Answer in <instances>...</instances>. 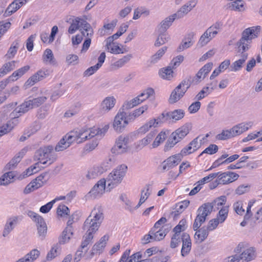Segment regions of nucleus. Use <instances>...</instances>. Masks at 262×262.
<instances>
[{"label": "nucleus", "mask_w": 262, "mask_h": 262, "mask_svg": "<svg viewBox=\"0 0 262 262\" xmlns=\"http://www.w3.org/2000/svg\"><path fill=\"white\" fill-rule=\"evenodd\" d=\"M229 206H223L219 212L216 219L220 221V223H223L227 219L228 214Z\"/></svg>", "instance_id": "obj_51"}, {"label": "nucleus", "mask_w": 262, "mask_h": 262, "mask_svg": "<svg viewBox=\"0 0 262 262\" xmlns=\"http://www.w3.org/2000/svg\"><path fill=\"white\" fill-rule=\"evenodd\" d=\"M170 39V36L164 33H161L157 38L154 45L155 47H160L166 42H168Z\"/></svg>", "instance_id": "obj_49"}, {"label": "nucleus", "mask_w": 262, "mask_h": 262, "mask_svg": "<svg viewBox=\"0 0 262 262\" xmlns=\"http://www.w3.org/2000/svg\"><path fill=\"white\" fill-rule=\"evenodd\" d=\"M195 231L196 232L194 234V238L196 241L200 243L205 241V239L207 238L209 234V231L205 227H203L201 229H198Z\"/></svg>", "instance_id": "obj_34"}, {"label": "nucleus", "mask_w": 262, "mask_h": 262, "mask_svg": "<svg viewBox=\"0 0 262 262\" xmlns=\"http://www.w3.org/2000/svg\"><path fill=\"white\" fill-rule=\"evenodd\" d=\"M217 181L220 185H226L236 180L239 175L235 172L227 171L224 172H216Z\"/></svg>", "instance_id": "obj_10"}, {"label": "nucleus", "mask_w": 262, "mask_h": 262, "mask_svg": "<svg viewBox=\"0 0 262 262\" xmlns=\"http://www.w3.org/2000/svg\"><path fill=\"white\" fill-rule=\"evenodd\" d=\"M42 60L43 62L46 64L57 66V61L51 49H47L44 51L42 55Z\"/></svg>", "instance_id": "obj_29"}, {"label": "nucleus", "mask_w": 262, "mask_h": 262, "mask_svg": "<svg viewBox=\"0 0 262 262\" xmlns=\"http://www.w3.org/2000/svg\"><path fill=\"white\" fill-rule=\"evenodd\" d=\"M109 236L107 235H104L93 246L92 249V254H95L96 253H101L104 249L106 242L108 240Z\"/></svg>", "instance_id": "obj_20"}, {"label": "nucleus", "mask_w": 262, "mask_h": 262, "mask_svg": "<svg viewBox=\"0 0 262 262\" xmlns=\"http://www.w3.org/2000/svg\"><path fill=\"white\" fill-rule=\"evenodd\" d=\"M116 100L114 96H108L105 98L100 104V110L103 114L108 113L115 106Z\"/></svg>", "instance_id": "obj_17"}, {"label": "nucleus", "mask_w": 262, "mask_h": 262, "mask_svg": "<svg viewBox=\"0 0 262 262\" xmlns=\"http://www.w3.org/2000/svg\"><path fill=\"white\" fill-rule=\"evenodd\" d=\"M44 94L45 96H42L36 98L30 99L33 108L38 107L47 100L49 95L48 91L46 90L44 92Z\"/></svg>", "instance_id": "obj_44"}, {"label": "nucleus", "mask_w": 262, "mask_h": 262, "mask_svg": "<svg viewBox=\"0 0 262 262\" xmlns=\"http://www.w3.org/2000/svg\"><path fill=\"white\" fill-rule=\"evenodd\" d=\"M189 128L187 125H184L178 128L173 132L169 137L168 140L165 145L164 150H169L178 142L183 139L189 133Z\"/></svg>", "instance_id": "obj_6"}, {"label": "nucleus", "mask_w": 262, "mask_h": 262, "mask_svg": "<svg viewBox=\"0 0 262 262\" xmlns=\"http://www.w3.org/2000/svg\"><path fill=\"white\" fill-rule=\"evenodd\" d=\"M169 112L171 118V122H176L180 120L183 118L185 116V112L182 109L175 110Z\"/></svg>", "instance_id": "obj_48"}, {"label": "nucleus", "mask_w": 262, "mask_h": 262, "mask_svg": "<svg viewBox=\"0 0 262 262\" xmlns=\"http://www.w3.org/2000/svg\"><path fill=\"white\" fill-rule=\"evenodd\" d=\"M132 58L133 55L130 54L124 56L122 58L118 59L111 65V68L112 70L115 71L122 68L125 64L128 63Z\"/></svg>", "instance_id": "obj_26"}, {"label": "nucleus", "mask_w": 262, "mask_h": 262, "mask_svg": "<svg viewBox=\"0 0 262 262\" xmlns=\"http://www.w3.org/2000/svg\"><path fill=\"white\" fill-rule=\"evenodd\" d=\"M72 235V227H67L62 233V235L59 240V243L64 244L68 242Z\"/></svg>", "instance_id": "obj_35"}, {"label": "nucleus", "mask_w": 262, "mask_h": 262, "mask_svg": "<svg viewBox=\"0 0 262 262\" xmlns=\"http://www.w3.org/2000/svg\"><path fill=\"white\" fill-rule=\"evenodd\" d=\"M50 179V174L48 171L43 172L41 173L34 180L39 187L45 184Z\"/></svg>", "instance_id": "obj_43"}, {"label": "nucleus", "mask_w": 262, "mask_h": 262, "mask_svg": "<svg viewBox=\"0 0 262 262\" xmlns=\"http://www.w3.org/2000/svg\"><path fill=\"white\" fill-rule=\"evenodd\" d=\"M101 223L88 217L85 221L83 229L86 231V233L93 235L98 230Z\"/></svg>", "instance_id": "obj_16"}, {"label": "nucleus", "mask_w": 262, "mask_h": 262, "mask_svg": "<svg viewBox=\"0 0 262 262\" xmlns=\"http://www.w3.org/2000/svg\"><path fill=\"white\" fill-rule=\"evenodd\" d=\"M108 128L109 125L106 124L101 128L95 127L90 128H82L78 131L71 132V134L72 136L75 137L73 139L74 141L80 143L96 136H103Z\"/></svg>", "instance_id": "obj_2"}, {"label": "nucleus", "mask_w": 262, "mask_h": 262, "mask_svg": "<svg viewBox=\"0 0 262 262\" xmlns=\"http://www.w3.org/2000/svg\"><path fill=\"white\" fill-rule=\"evenodd\" d=\"M212 211V206L210 203H207L203 204L198 209V214L206 219Z\"/></svg>", "instance_id": "obj_36"}, {"label": "nucleus", "mask_w": 262, "mask_h": 262, "mask_svg": "<svg viewBox=\"0 0 262 262\" xmlns=\"http://www.w3.org/2000/svg\"><path fill=\"white\" fill-rule=\"evenodd\" d=\"M26 4V1L25 2H16V0H14L7 8L6 12L8 14H12V13L16 12L18 9H19L23 5Z\"/></svg>", "instance_id": "obj_46"}, {"label": "nucleus", "mask_w": 262, "mask_h": 262, "mask_svg": "<svg viewBox=\"0 0 262 262\" xmlns=\"http://www.w3.org/2000/svg\"><path fill=\"white\" fill-rule=\"evenodd\" d=\"M234 210L238 215H242L245 213V209L243 208V203L241 201L235 202L233 206Z\"/></svg>", "instance_id": "obj_63"}, {"label": "nucleus", "mask_w": 262, "mask_h": 262, "mask_svg": "<svg viewBox=\"0 0 262 262\" xmlns=\"http://www.w3.org/2000/svg\"><path fill=\"white\" fill-rule=\"evenodd\" d=\"M245 3L241 0L229 2L227 4V8L231 11L243 12L245 10Z\"/></svg>", "instance_id": "obj_30"}, {"label": "nucleus", "mask_w": 262, "mask_h": 262, "mask_svg": "<svg viewBox=\"0 0 262 262\" xmlns=\"http://www.w3.org/2000/svg\"><path fill=\"white\" fill-rule=\"evenodd\" d=\"M182 159V155L179 154L169 157L161 164L160 168L162 171H165L172 168L178 165Z\"/></svg>", "instance_id": "obj_11"}, {"label": "nucleus", "mask_w": 262, "mask_h": 262, "mask_svg": "<svg viewBox=\"0 0 262 262\" xmlns=\"http://www.w3.org/2000/svg\"><path fill=\"white\" fill-rule=\"evenodd\" d=\"M33 108L30 99L25 101L19 106L17 107L10 114L12 119L18 118L29 110Z\"/></svg>", "instance_id": "obj_12"}, {"label": "nucleus", "mask_w": 262, "mask_h": 262, "mask_svg": "<svg viewBox=\"0 0 262 262\" xmlns=\"http://www.w3.org/2000/svg\"><path fill=\"white\" fill-rule=\"evenodd\" d=\"M15 175L13 171L5 173L0 177V185L7 186L13 182Z\"/></svg>", "instance_id": "obj_37"}, {"label": "nucleus", "mask_w": 262, "mask_h": 262, "mask_svg": "<svg viewBox=\"0 0 262 262\" xmlns=\"http://www.w3.org/2000/svg\"><path fill=\"white\" fill-rule=\"evenodd\" d=\"M78 29L81 30L83 36L92 37L94 33L93 29L90 24L83 19L76 17L72 20L69 28L68 32L72 34Z\"/></svg>", "instance_id": "obj_5"}, {"label": "nucleus", "mask_w": 262, "mask_h": 262, "mask_svg": "<svg viewBox=\"0 0 262 262\" xmlns=\"http://www.w3.org/2000/svg\"><path fill=\"white\" fill-rule=\"evenodd\" d=\"M88 217L101 223L104 219L102 206L99 204L96 205Z\"/></svg>", "instance_id": "obj_19"}, {"label": "nucleus", "mask_w": 262, "mask_h": 262, "mask_svg": "<svg viewBox=\"0 0 262 262\" xmlns=\"http://www.w3.org/2000/svg\"><path fill=\"white\" fill-rule=\"evenodd\" d=\"M130 142L129 135H120L116 140L115 144L112 149V152L116 155L122 154L127 152L129 147Z\"/></svg>", "instance_id": "obj_8"}, {"label": "nucleus", "mask_w": 262, "mask_h": 262, "mask_svg": "<svg viewBox=\"0 0 262 262\" xmlns=\"http://www.w3.org/2000/svg\"><path fill=\"white\" fill-rule=\"evenodd\" d=\"M48 75V71L40 70L30 77L25 82L24 86L27 89L42 80Z\"/></svg>", "instance_id": "obj_15"}, {"label": "nucleus", "mask_w": 262, "mask_h": 262, "mask_svg": "<svg viewBox=\"0 0 262 262\" xmlns=\"http://www.w3.org/2000/svg\"><path fill=\"white\" fill-rule=\"evenodd\" d=\"M171 66L162 68L159 70V75L163 79L170 80L173 77V71Z\"/></svg>", "instance_id": "obj_41"}, {"label": "nucleus", "mask_w": 262, "mask_h": 262, "mask_svg": "<svg viewBox=\"0 0 262 262\" xmlns=\"http://www.w3.org/2000/svg\"><path fill=\"white\" fill-rule=\"evenodd\" d=\"M19 41L18 39L15 40L12 43L10 47L8 49L7 54L5 55L7 58L10 59L13 58L14 57L19 48Z\"/></svg>", "instance_id": "obj_39"}, {"label": "nucleus", "mask_w": 262, "mask_h": 262, "mask_svg": "<svg viewBox=\"0 0 262 262\" xmlns=\"http://www.w3.org/2000/svg\"><path fill=\"white\" fill-rule=\"evenodd\" d=\"M155 122L154 120H150L148 122L139 128V133L141 134H145L148 132L152 127H156V126L155 125Z\"/></svg>", "instance_id": "obj_61"}, {"label": "nucleus", "mask_w": 262, "mask_h": 262, "mask_svg": "<svg viewBox=\"0 0 262 262\" xmlns=\"http://www.w3.org/2000/svg\"><path fill=\"white\" fill-rule=\"evenodd\" d=\"M216 88V83L212 87L205 86L202 90L195 96V99L197 100H201L210 94Z\"/></svg>", "instance_id": "obj_40"}, {"label": "nucleus", "mask_w": 262, "mask_h": 262, "mask_svg": "<svg viewBox=\"0 0 262 262\" xmlns=\"http://www.w3.org/2000/svg\"><path fill=\"white\" fill-rule=\"evenodd\" d=\"M191 37H188L187 38L184 39L178 48V52H181L190 47L193 43L191 41Z\"/></svg>", "instance_id": "obj_54"}, {"label": "nucleus", "mask_w": 262, "mask_h": 262, "mask_svg": "<svg viewBox=\"0 0 262 262\" xmlns=\"http://www.w3.org/2000/svg\"><path fill=\"white\" fill-rule=\"evenodd\" d=\"M260 32V27L259 26L247 28L243 32L242 37L236 43L235 57L238 59L230 66L231 71L237 72L243 68L248 59V54L246 52L250 48L251 40L256 38Z\"/></svg>", "instance_id": "obj_1"}, {"label": "nucleus", "mask_w": 262, "mask_h": 262, "mask_svg": "<svg viewBox=\"0 0 262 262\" xmlns=\"http://www.w3.org/2000/svg\"><path fill=\"white\" fill-rule=\"evenodd\" d=\"M18 62L15 60L5 63L0 68V78L3 77L10 71L13 70L16 68V63Z\"/></svg>", "instance_id": "obj_32"}, {"label": "nucleus", "mask_w": 262, "mask_h": 262, "mask_svg": "<svg viewBox=\"0 0 262 262\" xmlns=\"http://www.w3.org/2000/svg\"><path fill=\"white\" fill-rule=\"evenodd\" d=\"M60 244L58 243L53 245L47 254V259L48 260H52V259L56 257L57 255H58L60 253Z\"/></svg>", "instance_id": "obj_42"}, {"label": "nucleus", "mask_w": 262, "mask_h": 262, "mask_svg": "<svg viewBox=\"0 0 262 262\" xmlns=\"http://www.w3.org/2000/svg\"><path fill=\"white\" fill-rule=\"evenodd\" d=\"M142 102V100L140 98L139 96H138L129 101L125 102L122 107L127 110L138 105Z\"/></svg>", "instance_id": "obj_45"}, {"label": "nucleus", "mask_w": 262, "mask_h": 262, "mask_svg": "<svg viewBox=\"0 0 262 262\" xmlns=\"http://www.w3.org/2000/svg\"><path fill=\"white\" fill-rule=\"evenodd\" d=\"M36 225L37 227V235L38 237L40 239L43 240L46 236L48 229L47 224L44 219L37 222L36 223Z\"/></svg>", "instance_id": "obj_27"}, {"label": "nucleus", "mask_w": 262, "mask_h": 262, "mask_svg": "<svg viewBox=\"0 0 262 262\" xmlns=\"http://www.w3.org/2000/svg\"><path fill=\"white\" fill-rule=\"evenodd\" d=\"M168 229H164L162 227L161 229L152 228L151 230V234L153 235L154 239L155 241H160L164 238L166 234L168 232Z\"/></svg>", "instance_id": "obj_33"}, {"label": "nucleus", "mask_w": 262, "mask_h": 262, "mask_svg": "<svg viewBox=\"0 0 262 262\" xmlns=\"http://www.w3.org/2000/svg\"><path fill=\"white\" fill-rule=\"evenodd\" d=\"M70 210L69 208L64 205L61 204L57 208V214L58 216L65 217L69 215Z\"/></svg>", "instance_id": "obj_58"}, {"label": "nucleus", "mask_w": 262, "mask_h": 262, "mask_svg": "<svg viewBox=\"0 0 262 262\" xmlns=\"http://www.w3.org/2000/svg\"><path fill=\"white\" fill-rule=\"evenodd\" d=\"M206 220V218L197 214L193 225V230H197L199 229L201 225L205 222Z\"/></svg>", "instance_id": "obj_62"}, {"label": "nucleus", "mask_w": 262, "mask_h": 262, "mask_svg": "<svg viewBox=\"0 0 262 262\" xmlns=\"http://www.w3.org/2000/svg\"><path fill=\"white\" fill-rule=\"evenodd\" d=\"M127 170V166L125 164L118 166L107 176L105 181L107 188L110 190L116 187L121 183Z\"/></svg>", "instance_id": "obj_3"}, {"label": "nucleus", "mask_w": 262, "mask_h": 262, "mask_svg": "<svg viewBox=\"0 0 262 262\" xmlns=\"http://www.w3.org/2000/svg\"><path fill=\"white\" fill-rule=\"evenodd\" d=\"M167 50V47H163L157 51V52L152 55L148 59L147 62L149 66H152L157 62L161 59L162 56L164 55Z\"/></svg>", "instance_id": "obj_25"}, {"label": "nucleus", "mask_w": 262, "mask_h": 262, "mask_svg": "<svg viewBox=\"0 0 262 262\" xmlns=\"http://www.w3.org/2000/svg\"><path fill=\"white\" fill-rule=\"evenodd\" d=\"M198 0H190L183 5L174 14L177 19H181L186 15L196 5Z\"/></svg>", "instance_id": "obj_13"}, {"label": "nucleus", "mask_w": 262, "mask_h": 262, "mask_svg": "<svg viewBox=\"0 0 262 262\" xmlns=\"http://www.w3.org/2000/svg\"><path fill=\"white\" fill-rule=\"evenodd\" d=\"M233 137L235 136L231 128L229 130H223L221 134L216 135V138L220 140H225Z\"/></svg>", "instance_id": "obj_52"}, {"label": "nucleus", "mask_w": 262, "mask_h": 262, "mask_svg": "<svg viewBox=\"0 0 262 262\" xmlns=\"http://www.w3.org/2000/svg\"><path fill=\"white\" fill-rule=\"evenodd\" d=\"M21 157L19 155L15 156L6 166L7 169H13L15 167L16 165L20 161Z\"/></svg>", "instance_id": "obj_64"}, {"label": "nucleus", "mask_w": 262, "mask_h": 262, "mask_svg": "<svg viewBox=\"0 0 262 262\" xmlns=\"http://www.w3.org/2000/svg\"><path fill=\"white\" fill-rule=\"evenodd\" d=\"M175 14H173L166 17L162 20L159 25V31L160 33H164L172 25V23L175 19H177V16H175Z\"/></svg>", "instance_id": "obj_22"}, {"label": "nucleus", "mask_w": 262, "mask_h": 262, "mask_svg": "<svg viewBox=\"0 0 262 262\" xmlns=\"http://www.w3.org/2000/svg\"><path fill=\"white\" fill-rule=\"evenodd\" d=\"M124 110H125L123 107L120 109L114 118L112 127L117 133L123 132L128 124V119Z\"/></svg>", "instance_id": "obj_7"}, {"label": "nucleus", "mask_w": 262, "mask_h": 262, "mask_svg": "<svg viewBox=\"0 0 262 262\" xmlns=\"http://www.w3.org/2000/svg\"><path fill=\"white\" fill-rule=\"evenodd\" d=\"M213 66L212 62H209L205 64L197 73L195 79L196 81H201L203 80L208 73L211 70Z\"/></svg>", "instance_id": "obj_24"}, {"label": "nucleus", "mask_w": 262, "mask_h": 262, "mask_svg": "<svg viewBox=\"0 0 262 262\" xmlns=\"http://www.w3.org/2000/svg\"><path fill=\"white\" fill-rule=\"evenodd\" d=\"M29 66H26L14 71L10 76L12 81H15L24 75L29 69Z\"/></svg>", "instance_id": "obj_38"}, {"label": "nucleus", "mask_w": 262, "mask_h": 262, "mask_svg": "<svg viewBox=\"0 0 262 262\" xmlns=\"http://www.w3.org/2000/svg\"><path fill=\"white\" fill-rule=\"evenodd\" d=\"M106 183L105 179L99 180L89 192V196L92 199L100 198L105 192Z\"/></svg>", "instance_id": "obj_9"}, {"label": "nucleus", "mask_w": 262, "mask_h": 262, "mask_svg": "<svg viewBox=\"0 0 262 262\" xmlns=\"http://www.w3.org/2000/svg\"><path fill=\"white\" fill-rule=\"evenodd\" d=\"M103 173H104V169L100 165L95 166L88 170L86 178L88 180L96 179Z\"/></svg>", "instance_id": "obj_31"}, {"label": "nucleus", "mask_w": 262, "mask_h": 262, "mask_svg": "<svg viewBox=\"0 0 262 262\" xmlns=\"http://www.w3.org/2000/svg\"><path fill=\"white\" fill-rule=\"evenodd\" d=\"M83 241L82 242L80 248L81 249H84L85 252L87 251V249H85L88 245L91 242L93 238V235L89 233H85V234L83 237Z\"/></svg>", "instance_id": "obj_59"}, {"label": "nucleus", "mask_w": 262, "mask_h": 262, "mask_svg": "<svg viewBox=\"0 0 262 262\" xmlns=\"http://www.w3.org/2000/svg\"><path fill=\"white\" fill-rule=\"evenodd\" d=\"M35 156L39 161V163L47 165H51L57 159V156L54 152V147L52 145L39 148L35 152Z\"/></svg>", "instance_id": "obj_4"}, {"label": "nucleus", "mask_w": 262, "mask_h": 262, "mask_svg": "<svg viewBox=\"0 0 262 262\" xmlns=\"http://www.w3.org/2000/svg\"><path fill=\"white\" fill-rule=\"evenodd\" d=\"M190 86V81L188 80L184 79L182 80L181 82L172 91H175L180 93L184 90H185L184 92V95Z\"/></svg>", "instance_id": "obj_50"}, {"label": "nucleus", "mask_w": 262, "mask_h": 262, "mask_svg": "<svg viewBox=\"0 0 262 262\" xmlns=\"http://www.w3.org/2000/svg\"><path fill=\"white\" fill-rule=\"evenodd\" d=\"M185 90H184L182 92L179 93L175 91H172L169 99V102L170 103H174L178 101L180 99H181L183 96H184V92Z\"/></svg>", "instance_id": "obj_60"}, {"label": "nucleus", "mask_w": 262, "mask_h": 262, "mask_svg": "<svg viewBox=\"0 0 262 262\" xmlns=\"http://www.w3.org/2000/svg\"><path fill=\"white\" fill-rule=\"evenodd\" d=\"M255 257V250L253 247L244 250L240 255L241 259L247 262L252 260Z\"/></svg>", "instance_id": "obj_28"}, {"label": "nucleus", "mask_w": 262, "mask_h": 262, "mask_svg": "<svg viewBox=\"0 0 262 262\" xmlns=\"http://www.w3.org/2000/svg\"><path fill=\"white\" fill-rule=\"evenodd\" d=\"M252 125V122H243L233 126L232 131L234 133V136H236L248 130Z\"/></svg>", "instance_id": "obj_23"}, {"label": "nucleus", "mask_w": 262, "mask_h": 262, "mask_svg": "<svg viewBox=\"0 0 262 262\" xmlns=\"http://www.w3.org/2000/svg\"><path fill=\"white\" fill-rule=\"evenodd\" d=\"M211 40V36L206 31L200 37L198 42V46L202 47L207 45Z\"/></svg>", "instance_id": "obj_56"}, {"label": "nucleus", "mask_w": 262, "mask_h": 262, "mask_svg": "<svg viewBox=\"0 0 262 262\" xmlns=\"http://www.w3.org/2000/svg\"><path fill=\"white\" fill-rule=\"evenodd\" d=\"M130 250H126L121 256L120 262H139L141 258V254L140 252H137L132 256H129Z\"/></svg>", "instance_id": "obj_21"}, {"label": "nucleus", "mask_w": 262, "mask_h": 262, "mask_svg": "<svg viewBox=\"0 0 262 262\" xmlns=\"http://www.w3.org/2000/svg\"><path fill=\"white\" fill-rule=\"evenodd\" d=\"M74 136H72L71 132L67 134L59 141L55 147V150L59 152L61 151L68 148L74 141Z\"/></svg>", "instance_id": "obj_14"}, {"label": "nucleus", "mask_w": 262, "mask_h": 262, "mask_svg": "<svg viewBox=\"0 0 262 262\" xmlns=\"http://www.w3.org/2000/svg\"><path fill=\"white\" fill-rule=\"evenodd\" d=\"M149 190V187L147 186L142 191L139 202L137 205L135 207V209H138L147 200L150 195Z\"/></svg>", "instance_id": "obj_53"}, {"label": "nucleus", "mask_w": 262, "mask_h": 262, "mask_svg": "<svg viewBox=\"0 0 262 262\" xmlns=\"http://www.w3.org/2000/svg\"><path fill=\"white\" fill-rule=\"evenodd\" d=\"M182 247L181 249V255L184 257L187 255L191 248V242L188 234L184 233L182 236Z\"/></svg>", "instance_id": "obj_18"}, {"label": "nucleus", "mask_w": 262, "mask_h": 262, "mask_svg": "<svg viewBox=\"0 0 262 262\" xmlns=\"http://www.w3.org/2000/svg\"><path fill=\"white\" fill-rule=\"evenodd\" d=\"M226 201L227 198L226 196L222 195L215 199L210 204L212 206V209L214 208L219 209L223 206H225Z\"/></svg>", "instance_id": "obj_47"}, {"label": "nucleus", "mask_w": 262, "mask_h": 262, "mask_svg": "<svg viewBox=\"0 0 262 262\" xmlns=\"http://www.w3.org/2000/svg\"><path fill=\"white\" fill-rule=\"evenodd\" d=\"M167 137V135L165 132H160L156 138L155 141L152 143V147H158L160 143L164 142Z\"/></svg>", "instance_id": "obj_55"}, {"label": "nucleus", "mask_w": 262, "mask_h": 262, "mask_svg": "<svg viewBox=\"0 0 262 262\" xmlns=\"http://www.w3.org/2000/svg\"><path fill=\"white\" fill-rule=\"evenodd\" d=\"M154 94V90L152 88H148L147 89L143 91V92H142L138 96H139L140 98L142 100V101L143 102L150 97L153 96Z\"/></svg>", "instance_id": "obj_57"}]
</instances>
